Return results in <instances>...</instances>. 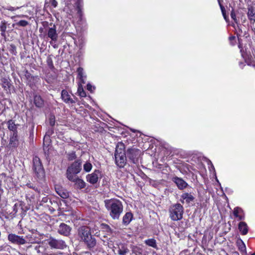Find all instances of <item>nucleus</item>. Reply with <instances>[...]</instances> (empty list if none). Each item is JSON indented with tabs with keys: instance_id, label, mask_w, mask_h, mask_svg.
<instances>
[{
	"instance_id": "f257e3e1",
	"label": "nucleus",
	"mask_w": 255,
	"mask_h": 255,
	"mask_svg": "<svg viewBox=\"0 0 255 255\" xmlns=\"http://www.w3.org/2000/svg\"><path fill=\"white\" fill-rule=\"evenodd\" d=\"M105 204L111 218L114 220L119 219L123 211L122 203L119 200L110 199L106 200Z\"/></svg>"
},
{
	"instance_id": "f03ea898",
	"label": "nucleus",
	"mask_w": 255,
	"mask_h": 255,
	"mask_svg": "<svg viewBox=\"0 0 255 255\" xmlns=\"http://www.w3.org/2000/svg\"><path fill=\"white\" fill-rule=\"evenodd\" d=\"M82 162L80 160H77L73 162L67 169L66 175L68 179H74L73 177L77 176L82 169Z\"/></svg>"
},
{
	"instance_id": "7ed1b4c3",
	"label": "nucleus",
	"mask_w": 255,
	"mask_h": 255,
	"mask_svg": "<svg viewBox=\"0 0 255 255\" xmlns=\"http://www.w3.org/2000/svg\"><path fill=\"white\" fill-rule=\"evenodd\" d=\"M170 217L173 221H178L182 218L183 208L180 204L172 205L170 209Z\"/></svg>"
},
{
	"instance_id": "20e7f679",
	"label": "nucleus",
	"mask_w": 255,
	"mask_h": 255,
	"mask_svg": "<svg viewBox=\"0 0 255 255\" xmlns=\"http://www.w3.org/2000/svg\"><path fill=\"white\" fill-rule=\"evenodd\" d=\"M33 170L35 174L38 178L43 177L44 175V171L40 159L38 157H35L33 158Z\"/></svg>"
},
{
	"instance_id": "39448f33",
	"label": "nucleus",
	"mask_w": 255,
	"mask_h": 255,
	"mask_svg": "<svg viewBox=\"0 0 255 255\" xmlns=\"http://www.w3.org/2000/svg\"><path fill=\"white\" fill-rule=\"evenodd\" d=\"M48 244L52 248L57 249H63L66 247V245L63 241L53 238L49 239Z\"/></svg>"
},
{
	"instance_id": "423d86ee",
	"label": "nucleus",
	"mask_w": 255,
	"mask_h": 255,
	"mask_svg": "<svg viewBox=\"0 0 255 255\" xmlns=\"http://www.w3.org/2000/svg\"><path fill=\"white\" fill-rule=\"evenodd\" d=\"M101 177V172L98 170H96L92 173L89 174L86 176V180L91 184H94L98 181L99 178Z\"/></svg>"
},
{
	"instance_id": "0eeeda50",
	"label": "nucleus",
	"mask_w": 255,
	"mask_h": 255,
	"mask_svg": "<svg viewBox=\"0 0 255 255\" xmlns=\"http://www.w3.org/2000/svg\"><path fill=\"white\" fill-rule=\"evenodd\" d=\"M8 240L12 243L18 245H24L26 243V240L22 237L13 234H10L8 236Z\"/></svg>"
},
{
	"instance_id": "6e6552de",
	"label": "nucleus",
	"mask_w": 255,
	"mask_h": 255,
	"mask_svg": "<svg viewBox=\"0 0 255 255\" xmlns=\"http://www.w3.org/2000/svg\"><path fill=\"white\" fill-rule=\"evenodd\" d=\"M78 234L81 240L83 242L88 240L89 237L92 236L89 229L85 226L82 227L79 229Z\"/></svg>"
},
{
	"instance_id": "1a4fd4ad",
	"label": "nucleus",
	"mask_w": 255,
	"mask_h": 255,
	"mask_svg": "<svg viewBox=\"0 0 255 255\" xmlns=\"http://www.w3.org/2000/svg\"><path fill=\"white\" fill-rule=\"evenodd\" d=\"M115 157L117 165L120 168L124 167L127 161L126 153H122L121 155L115 154Z\"/></svg>"
},
{
	"instance_id": "9d476101",
	"label": "nucleus",
	"mask_w": 255,
	"mask_h": 255,
	"mask_svg": "<svg viewBox=\"0 0 255 255\" xmlns=\"http://www.w3.org/2000/svg\"><path fill=\"white\" fill-rule=\"evenodd\" d=\"M139 151L135 149H129L127 151V156L133 163L137 161Z\"/></svg>"
},
{
	"instance_id": "9b49d317",
	"label": "nucleus",
	"mask_w": 255,
	"mask_h": 255,
	"mask_svg": "<svg viewBox=\"0 0 255 255\" xmlns=\"http://www.w3.org/2000/svg\"><path fill=\"white\" fill-rule=\"evenodd\" d=\"M71 228L64 223H61L58 228V233L61 235L67 236L70 234Z\"/></svg>"
},
{
	"instance_id": "f8f14e48",
	"label": "nucleus",
	"mask_w": 255,
	"mask_h": 255,
	"mask_svg": "<svg viewBox=\"0 0 255 255\" xmlns=\"http://www.w3.org/2000/svg\"><path fill=\"white\" fill-rule=\"evenodd\" d=\"M18 143L17 132L14 131L10 136L9 145L10 147H15L18 146Z\"/></svg>"
},
{
	"instance_id": "ddd939ff",
	"label": "nucleus",
	"mask_w": 255,
	"mask_h": 255,
	"mask_svg": "<svg viewBox=\"0 0 255 255\" xmlns=\"http://www.w3.org/2000/svg\"><path fill=\"white\" fill-rule=\"evenodd\" d=\"M61 98L63 101L66 103H74L75 101L71 98L70 95L65 90H63L61 92Z\"/></svg>"
},
{
	"instance_id": "4468645a",
	"label": "nucleus",
	"mask_w": 255,
	"mask_h": 255,
	"mask_svg": "<svg viewBox=\"0 0 255 255\" xmlns=\"http://www.w3.org/2000/svg\"><path fill=\"white\" fill-rule=\"evenodd\" d=\"M173 181L177 185L178 188L180 189H183L186 188L187 186V183L183 180L182 178L175 177L173 178Z\"/></svg>"
},
{
	"instance_id": "2eb2a0df",
	"label": "nucleus",
	"mask_w": 255,
	"mask_h": 255,
	"mask_svg": "<svg viewBox=\"0 0 255 255\" xmlns=\"http://www.w3.org/2000/svg\"><path fill=\"white\" fill-rule=\"evenodd\" d=\"M47 35L52 40L56 41L57 40L58 34L56 32L55 25L53 27L49 28L48 30Z\"/></svg>"
},
{
	"instance_id": "dca6fc26",
	"label": "nucleus",
	"mask_w": 255,
	"mask_h": 255,
	"mask_svg": "<svg viewBox=\"0 0 255 255\" xmlns=\"http://www.w3.org/2000/svg\"><path fill=\"white\" fill-rule=\"evenodd\" d=\"M74 179H69L70 181L75 183V185L77 186V188L79 189H82L85 187L86 183L85 181L79 178L77 176L73 177Z\"/></svg>"
},
{
	"instance_id": "f3484780",
	"label": "nucleus",
	"mask_w": 255,
	"mask_h": 255,
	"mask_svg": "<svg viewBox=\"0 0 255 255\" xmlns=\"http://www.w3.org/2000/svg\"><path fill=\"white\" fill-rule=\"evenodd\" d=\"M84 242L89 249L94 248L96 245V240L94 238H93L92 236L89 237V239Z\"/></svg>"
},
{
	"instance_id": "a211bd4d",
	"label": "nucleus",
	"mask_w": 255,
	"mask_h": 255,
	"mask_svg": "<svg viewBox=\"0 0 255 255\" xmlns=\"http://www.w3.org/2000/svg\"><path fill=\"white\" fill-rule=\"evenodd\" d=\"M239 229L243 235H246L248 232V228L245 222H241L239 224Z\"/></svg>"
},
{
	"instance_id": "6ab92c4d",
	"label": "nucleus",
	"mask_w": 255,
	"mask_h": 255,
	"mask_svg": "<svg viewBox=\"0 0 255 255\" xmlns=\"http://www.w3.org/2000/svg\"><path fill=\"white\" fill-rule=\"evenodd\" d=\"M234 215L240 220L244 218V215L243 213V210L240 208L236 207L234 209Z\"/></svg>"
},
{
	"instance_id": "aec40b11",
	"label": "nucleus",
	"mask_w": 255,
	"mask_h": 255,
	"mask_svg": "<svg viewBox=\"0 0 255 255\" xmlns=\"http://www.w3.org/2000/svg\"><path fill=\"white\" fill-rule=\"evenodd\" d=\"M132 219V214L130 212L127 213L123 217V223L125 225H128Z\"/></svg>"
},
{
	"instance_id": "412c9836",
	"label": "nucleus",
	"mask_w": 255,
	"mask_h": 255,
	"mask_svg": "<svg viewBox=\"0 0 255 255\" xmlns=\"http://www.w3.org/2000/svg\"><path fill=\"white\" fill-rule=\"evenodd\" d=\"M122 153H126L125 151V145L123 143L120 142L118 143L117 145L115 154L121 155Z\"/></svg>"
},
{
	"instance_id": "4be33fe9",
	"label": "nucleus",
	"mask_w": 255,
	"mask_h": 255,
	"mask_svg": "<svg viewBox=\"0 0 255 255\" xmlns=\"http://www.w3.org/2000/svg\"><path fill=\"white\" fill-rule=\"evenodd\" d=\"M181 198L182 199L185 200L187 203L193 201L194 199V197L191 194L188 193H183L181 196Z\"/></svg>"
},
{
	"instance_id": "5701e85b",
	"label": "nucleus",
	"mask_w": 255,
	"mask_h": 255,
	"mask_svg": "<svg viewBox=\"0 0 255 255\" xmlns=\"http://www.w3.org/2000/svg\"><path fill=\"white\" fill-rule=\"evenodd\" d=\"M248 15L251 20L255 21V9L250 7L248 9Z\"/></svg>"
},
{
	"instance_id": "b1692460",
	"label": "nucleus",
	"mask_w": 255,
	"mask_h": 255,
	"mask_svg": "<svg viewBox=\"0 0 255 255\" xmlns=\"http://www.w3.org/2000/svg\"><path fill=\"white\" fill-rule=\"evenodd\" d=\"M77 72L78 74V77L80 78L81 82L83 84H84L85 83L84 78L86 77V76L84 74L83 69L81 67L78 68L77 69Z\"/></svg>"
},
{
	"instance_id": "393cba45",
	"label": "nucleus",
	"mask_w": 255,
	"mask_h": 255,
	"mask_svg": "<svg viewBox=\"0 0 255 255\" xmlns=\"http://www.w3.org/2000/svg\"><path fill=\"white\" fill-rule=\"evenodd\" d=\"M34 101L36 106L37 107H41L43 104V101L39 96H35Z\"/></svg>"
},
{
	"instance_id": "a878e982",
	"label": "nucleus",
	"mask_w": 255,
	"mask_h": 255,
	"mask_svg": "<svg viewBox=\"0 0 255 255\" xmlns=\"http://www.w3.org/2000/svg\"><path fill=\"white\" fill-rule=\"evenodd\" d=\"M57 194L64 199L67 198L69 196L68 192L63 189H57Z\"/></svg>"
},
{
	"instance_id": "bb28decb",
	"label": "nucleus",
	"mask_w": 255,
	"mask_h": 255,
	"mask_svg": "<svg viewBox=\"0 0 255 255\" xmlns=\"http://www.w3.org/2000/svg\"><path fill=\"white\" fill-rule=\"evenodd\" d=\"M7 125H8V128L9 130H12L13 132L17 131H16V128H17L16 125L14 124V123L13 122V121L12 120H9L7 122Z\"/></svg>"
},
{
	"instance_id": "cd10ccee",
	"label": "nucleus",
	"mask_w": 255,
	"mask_h": 255,
	"mask_svg": "<svg viewBox=\"0 0 255 255\" xmlns=\"http://www.w3.org/2000/svg\"><path fill=\"white\" fill-rule=\"evenodd\" d=\"M145 243L148 246L152 248H156V241L153 239H150L145 241Z\"/></svg>"
},
{
	"instance_id": "c85d7f7f",
	"label": "nucleus",
	"mask_w": 255,
	"mask_h": 255,
	"mask_svg": "<svg viewBox=\"0 0 255 255\" xmlns=\"http://www.w3.org/2000/svg\"><path fill=\"white\" fill-rule=\"evenodd\" d=\"M78 93L79 96L81 97H85L86 96V94L85 91L84 90L81 84L79 85V87L78 88Z\"/></svg>"
},
{
	"instance_id": "c756f323",
	"label": "nucleus",
	"mask_w": 255,
	"mask_h": 255,
	"mask_svg": "<svg viewBox=\"0 0 255 255\" xmlns=\"http://www.w3.org/2000/svg\"><path fill=\"white\" fill-rule=\"evenodd\" d=\"M237 244L239 247V249L241 252H244L246 251V248L245 244L242 241H239L237 242Z\"/></svg>"
},
{
	"instance_id": "7c9ffc66",
	"label": "nucleus",
	"mask_w": 255,
	"mask_h": 255,
	"mask_svg": "<svg viewBox=\"0 0 255 255\" xmlns=\"http://www.w3.org/2000/svg\"><path fill=\"white\" fill-rule=\"evenodd\" d=\"M83 168L85 171L87 172H90L92 168V165L90 162L87 161L83 165Z\"/></svg>"
},
{
	"instance_id": "2f4dec72",
	"label": "nucleus",
	"mask_w": 255,
	"mask_h": 255,
	"mask_svg": "<svg viewBox=\"0 0 255 255\" xmlns=\"http://www.w3.org/2000/svg\"><path fill=\"white\" fill-rule=\"evenodd\" d=\"M0 31H1V35L4 36L5 35V32L6 29V23L5 21H2L0 26Z\"/></svg>"
},
{
	"instance_id": "473e14b6",
	"label": "nucleus",
	"mask_w": 255,
	"mask_h": 255,
	"mask_svg": "<svg viewBox=\"0 0 255 255\" xmlns=\"http://www.w3.org/2000/svg\"><path fill=\"white\" fill-rule=\"evenodd\" d=\"M128 250L125 247H122L118 250V254L120 255H126L128 252Z\"/></svg>"
},
{
	"instance_id": "72a5a7b5",
	"label": "nucleus",
	"mask_w": 255,
	"mask_h": 255,
	"mask_svg": "<svg viewBox=\"0 0 255 255\" xmlns=\"http://www.w3.org/2000/svg\"><path fill=\"white\" fill-rule=\"evenodd\" d=\"M2 82V86L4 89H6L9 87V82L7 79H4Z\"/></svg>"
},
{
	"instance_id": "f704fd0d",
	"label": "nucleus",
	"mask_w": 255,
	"mask_h": 255,
	"mask_svg": "<svg viewBox=\"0 0 255 255\" xmlns=\"http://www.w3.org/2000/svg\"><path fill=\"white\" fill-rule=\"evenodd\" d=\"M76 158V156L75 152H72L68 154V159L69 160H73L75 159Z\"/></svg>"
},
{
	"instance_id": "c9c22d12",
	"label": "nucleus",
	"mask_w": 255,
	"mask_h": 255,
	"mask_svg": "<svg viewBox=\"0 0 255 255\" xmlns=\"http://www.w3.org/2000/svg\"><path fill=\"white\" fill-rule=\"evenodd\" d=\"M28 22L25 20H21L19 22H18L16 24L21 26H25L28 25Z\"/></svg>"
},
{
	"instance_id": "e433bc0d",
	"label": "nucleus",
	"mask_w": 255,
	"mask_h": 255,
	"mask_svg": "<svg viewBox=\"0 0 255 255\" xmlns=\"http://www.w3.org/2000/svg\"><path fill=\"white\" fill-rule=\"evenodd\" d=\"M55 123V117L53 115L51 116L49 118V124L51 126H54Z\"/></svg>"
},
{
	"instance_id": "4c0bfd02",
	"label": "nucleus",
	"mask_w": 255,
	"mask_h": 255,
	"mask_svg": "<svg viewBox=\"0 0 255 255\" xmlns=\"http://www.w3.org/2000/svg\"><path fill=\"white\" fill-rule=\"evenodd\" d=\"M220 7H221L223 16H224V18L226 20L227 18H226V14H225V8L221 4H220Z\"/></svg>"
},
{
	"instance_id": "58836bf2",
	"label": "nucleus",
	"mask_w": 255,
	"mask_h": 255,
	"mask_svg": "<svg viewBox=\"0 0 255 255\" xmlns=\"http://www.w3.org/2000/svg\"><path fill=\"white\" fill-rule=\"evenodd\" d=\"M50 3L54 7H56L57 6L58 3L56 0H50Z\"/></svg>"
},
{
	"instance_id": "ea45409f",
	"label": "nucleus",
	"mask_w": 255,
	"mask_h": 255,
	"mask_svg": "<svg viewBox=\"0 0 255 255\" xmlns=\"http://www.w3.org/2000/svg\"><path fill=\"white\" fill-rule=\"evenodd\" d=\"M231 16L233 19L234 20V21L237 22V19L236 17V14L234 11H232L231 13Z\"/></svg>"
},
{
	"instance_id": "a19ab883",
	"label": "nucleus",
	"mask_w": 255,
	"mask_h": 255,
	"mask_svg": "<svg viewBox=\"0 0 255 255\" xmlns=\"http://www.w3.org/2000/svg\"><path fill=\"white\" fill-rule=\"evenodd\" d=\"M19 7H12V6H8L6 9L8 10H10V11H14L16 9H19Z\"/></svg>"
},
{
	"instance_id": "79ce46f5",
	"label": "nucleus",
	"mask_w": 255,
	"mask_h": 255,
	"mask_svg": "<svg viewBox=\"0 0 255 255\" xmlns=\"http://www.w3.org/2000/svg\"><path fill=\"white\" fill-rule=\"evenodd\" d=\"M87 88L88 90L92 92V86L90 84H87Z\"/></svg>"
},
{
	"instance_id": "37998d69",
	"label": "nucleus",
	"mask_w": 255,
	"mask_h": 255,
	"mask_svg": "<svg viewBox=\"0 0 255 255\" xmlns=\"http://www.w3.org/2000/svg\"><path fill=\"white\" fill-rule=\"evenodd\" d=\"M146 255L145 254H142L141 252H138L137 253H136V255Z\"/></svg>"
},
{
	"instance_id": "c03bdc74",
	"label": "nucleus",
	"mask_w": 255,
	"mask_h": 255,
	"mask_svg": "<svg viewBox=\"0 0 255 255\" xmlns=\"http://www.w3.org/2000/svg\"><path fill=\"white\" fill-rule=\"evenodd\" d=\"M17 16H18V17H24V15H18Z\"/></svg>"
},
{
	"instance_id": "a18cd8bd",
	"label": "nucleus",
	"mask_w": 255,
	"mask_h": 255,
	"mask_svg": "<svg viewBox=\"0 0 255 255\" xmlns=\"http://www.w3.org/2000/svg\"><path fill=\"white\" fill-rule=\"evenodd\" d=\"M37 248H38L37 247H35V249H36V250H37Z\"/></svg>"
},
{
	"instance_id": "49530a36",
	"label": "nucleus",
	"mask_w": 255,
	"mask_h": 255,
	"mask_svg": "<svg viewBox=\"0 0 255 255\" xmlns=\"http://www.w3.org/2000/svg\"><path fill=\"white\" fill-rule=\"evenodd\" d=\"M133 132H135V130H131Z\"/></svg>"
},
{
	"instance_id": "de8ad7c7",
	"label": "nucleus",
	"mask_w": 255,
	"mask_h": 255,
	"mask_svg": "<svg viewBox=\"0 0 255 255\" xmlns=\"http://www.w3.org/2000/svg\"><path fill=\"white\" fill-rule=\"evenodd\" d=\"M252 255H255V254H252Z\"/></svg>"
}]
</instances>
